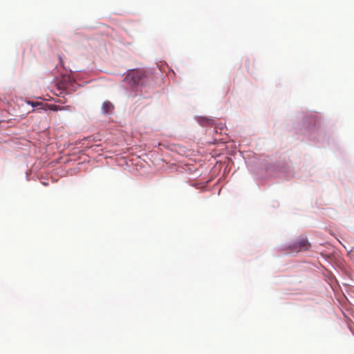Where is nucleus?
I'll list each match as a JSON object with an SVG mask.
<instances>
[{
  "mask_svg": "<svg viewBox=\"0 0 354 354\" xmlns=\"http://www.w3.org/2000/svg\"><path fill=\"white\" fill-rule=\"evenodd\" d=\"M45 107L44 109L46 110V109H48L50 110H53L55 111H62V110H68V106H62L59 105H55V104H45Z\"/></svg>",
  "mask_w": 354,
  "mask_h": 354,
  "instance_id": "obj_4",
  "label": "nucleus"
},
{
  "mask_svg": "<svg viewBox=\"0 0 354 354\" xmlns=\"http://www.w3.org/2000/svg\"><path fill=\"white\" fill-rule=\"evenodd\" d=\"M126 79H131L133 84H136L138 83L139 80L140 79V74L138 71H133L131 73H129L125 77Z\"/></svg>",
  "mask_w": 354,
  "mask_h": 354,
  "instance_id": "obj_3",
  "label": "nucleus"
},
{
  "mask_svg": "<svg viewBox=\"0 0 354 354\" xmlns=\"http://www.w3.org/2000/svg\"><path fill=\"white\" fill-rule=\"evenodd\" d=\"M254 60H252V61H249L248 62V71L249 73H254Z\"/></svg>",
  "mask_w": 354,
  "mask_h": 354,
  "instance_id": "obj_5",
  "label": "nucleus"
},
{
  "mask_svg": "<svg viewBox=\"0 0 354 354\" xmlns=\"http://www.w3.org/2000/svg\"><path fill=\"white\" fill-rule=\"evenodd\" d=\"M113 109L114 106L109 101H105L102 104L101 110L103 114H110Z\"/></svg>",
  "mask_w": 354,
  "mask_h": 354,
  "instance_id": "obj_2",
  "label": "nucleus"
},
{
  "mask_svg": "<svg viewBox=\"0 0 354 354\" xmlns=\"http://www.w3.org/2000/svg\"><path fill=\"white\" fill-rule=\"evenodd\" d=\"M310 243H308L306 238H299L295 241L290 247L293 252L305 251L308 250Z\"/></svg>",
  "mask_w": 354,
  "mask_h": 354,
  "instance_id": "obj_1",
  "label": "nucleus"
},
{
  "mask_svg": "<svg viewBox=\"0 0 354 354\" xmlns=\"http://www.w3.org/2000/svg\"><path fill=\"white\" fill-rule=\"evenodd\" d=\"M28 103L29 104H31V106L32 107H38V106H42V103L41 102H32V101H28Z\"/></svg>",
  "mask_w": 354,
  "mask_h": 354,
  "instance_id": "obj_6",
  "label": "nucleus"
}]
</instances>
